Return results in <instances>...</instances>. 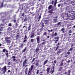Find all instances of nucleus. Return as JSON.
Here are the masks:
<instances>
[{
	"label": "nucleus",
	"instance_id": "1",
	"mask_svg": "<svg viewBox=\"0 0 75 75\" xmlns=\"http://www.w3.org/2000/svg\"><path fill=\"white\" fill-rule=\"evenodd\" d=\"M73 7L71 6H67V11L71 13H65L66 16H67V17L71 18L72 20H74L75 18V14L73 11V9H72Z\"/></svg>",
	"mask_w": 75,
	"mask_h": 75
},
{
	"label": "nucleus",
	"instance_id": "2",
	"mask_svg": "<svg viewBox=\"0 0 75 75\" xmlns=\"http://www.w3.org/2000/svg\"><path fill=\"white\" fill-rule=\"evenodd\" d=\"M6 70L7 67L6 66H5L2 69L1 71L3 73H6Z\"/></svg>",
	"mask_w": 75,
	"mask_h": 75
},
{
	"label": "nucleus",
	"instance_id": "3",
	"mask_svg": "<svg viewBox=\"0 0 75 75\" xmlns=\"http://www.w3.org/2000/svg\"><path fill=\"white\" fill-rule=\"evenodd\" d=\"M40 36H38L36 38L38 44H39V43H40Z\"/></svg>",
	"mask_w": 75,
	"mask_h": 75
},
{
	"label": "nucleus",
	"instance_id": "4",
	"mask_svg": "<svg viewBox=\"0 0 75 75\" xmlns=\"http://www.w3.org/2000/svg\"><path fill=\"white\" fill-rule=\"evenodd\" d=\"M58 51L57 52V54H60V53H61V51H62V49H59L58 50Z\"/></svg>",
	"mask_w": 75,
	"mask_h": 75
},
{
	"label": "nucleus",
	"instance_id": "5",
	"mask_svg": "<svg viewBox=\"0 0 75 75\" xmlns=\"http://www.w3.org/2000/svg\"><path fill=\"white\" fill-rule=\"evenodd\" d=\"M70 4H71L72 6H74V5H75V1H71L70 2Z\"/></svg>",
	"mask_w": 75,
	"mask_h": 75
},
{
	"label": "nucleus",
	"instance_id": "6",
	"mask_svg": "<svg viewBox=\"0 0 75 75\" xmlns=\"http://www.w3.org/2000/svg\"><path fill=\"white\" fill-rule=\"evenodd\" d=\"M48 59L46 60L44 62V63L43 64V65H45V64H47V62H48Z\"/></svg>",
	"mask_w": 75,
	"mask_h": 75
},
{
	"label": "nucleus",
	"instance_id": "7",
	"mask_svg": "<svg viewBox=\"0 0 75 75\" xmlns=\"http://www.w3.org/2000/svg\"><path fill=\"white\" fill-rule=\"evenodd\" d=\"M9 39H11V38L10 37H6L5 38V40H9Z\"/></svg>",
	"mask_w": 75,
	"mask_h": 75
},
{
	"label": "nucleus",
	"instance_id": "8",
	"mask_svg": "<svg viewBox=\"0 0 75 75\" xmlns=\"http://www.w3.org/2000/svg\"><path fill=\"white\" fill-rule=\"evenodd\" d=\"M27 72H28V69L27 68H26L25 70V75H27Z\"/></svg>",
	"mask_w": 75,
	"mask_h": 75
},
{
	"label": "nucleus",
	"instance_id": "9",
	"mask_svg": "<svg viewBox=\"0 0 75 75\" xmlns=\"http://www.w3.org/2000/svg\"><path fill=\"white\" fill-rule=\"evenodd\" d=\"M10 42H11V41H10V40H8L6 41L5 42H6L7 44H8V43H10Z\"/></svg>",
	"mask_w": 75,
	"mask_h": 75
},
{
	"label": "nucleus",
	"instance_id": "10",
	"mask_svg": "<svg viewBox=\"0 0 75 75\" xmlns=\"http://www.w3.org/2000/svg\"><path fill=\"white\" fill-rule=\"evenodd\" d=\"M6 56L7 57H8V51L7 50L6 51Z\"/></svg>",
	"mask_w": 75,
	"mask_h": 75
},
{
	"label": "nucleus",
	"instance_id": "11",
	"mask_svg": "<svg viewBox=\"0 0 75 75\" xmlns=\"http://www.w3.org/2000/svg\"><path fill=\"white\" fill-rule=\"evenodd\" d=\"M26 50H27V48L25 47L24 49L22 50V52H25V51H26Z\"/></svg>",
	"mask_w": 75,
	"mask_h": 75
},
{
	"label": "nucleus",
	"instance_id": "12",
	"mask_svg": "<svg viewBox=\"0 0 75 75\" xmlns=\"http://www.w3.org/2000/svg\"><path fill=\"white\" fill-rule=\"evenodd\" d=\"M28 31H30L31 30V24H29V26L28 27Z\"/></svg>",
	"mask_w": 75,
	"mask_h": 75
},
{
	"label": "nucleus",
	"instance_id": "13",
	"mask_svg": "<svg viewBox=\"0 0 75 75\" xmlns=\"http://www.w3.org/2000/svg\"><path fill=\"white\" fill-rule=\"evenodd\" d=\"M64 4H67L68 3V0H64Z\"/></svg>",
	"mask_w": 75,
	"mask_h": 75
},
{
	"label": "nucleus",
	"instance_id": "14",
	"mask_svg": "<svg viewBox=\"0 0 75 75\" xmlns=\"http://www.w3.org/2000/svg\"><path fill=\"white\" fill-rule=\"evenodd\" d=\"M31 38H33L34 37V33H32L31 36Z\"/></svg>",
	"mask_w": 75,
	"mask_h": 75
},
{
	"label": "nucleus",
	"instance_id": "15",
	"mask_svg": "<svg viewBox=\"0 0 75 75\" xmlns=\"http://www.w3.org/2000/svg\"><path fill=\"white\" fill-rule=\"evenodd\" d=\"M27 59H25V60L23 62V64H26V62H27Z\"/></svg>",
	"mask_w": 75,
	"mask_h": 75
},
{
	"label": "nucleus",
	"instance_id": "16",
	"mask_svg": "<svg viewBox=\"0 0 75 75\" xmlns=\"http://www.w3.org/2000/svg\"><path fill=\"white\" fill-rule=\"evenodd\" d=\"M47 73H48L50 71V68H47Z\"/></svg>",
	"mask_w": 75,
	"mask_h": 75
},
{
	"label": "nucleus",
	"instance_id": "17",
	"mask_svg": "<svg viewBox=\"0 0 75 75\" xmlns=\"http://www.w3.org/2000/svg\"><path fill=\"white\" fill-rule=\"evenodd\" d=\"M38 50H39V48H38V47L36 48L35 50V51L36 52H38Z\"/></svg>",
	"mask_w": 75,
	"mask_h": 75
},
{
	"label": "nucleus",
	"instance_id": "18",
	"mask_svg": "<svg viewBox=\"0 0 75 75\" xmlns=\"http://www.w3.org/2000/svg\"><path fill=\"white\" fill-rule=\"evenodd\" d=\"M33 67H34V65H32L31 66V68H30V71H32Z\"/></svg>",
	"mask_w": 75,
	"mask_h": 75
},
{
	"label": "nucleus",
	"instance_id": "19",
	"mask_svg": "<svg viewBox=\"0 0 75 75\" xmlns=\"http://www.w3.org/2000/svg\"><path fill=\"white\" fill-rule=\"evenodd\" d=\"M8 31H11V28L9 27L7 29Z\"/></svg>",
	"mask_w": 75,
	"mask_h": 75
},
{
	"label": "nucleus",
	"instance_id": "20",
	"mask_svg": "<svg viewBox=\"0 0 75 75\" xmlns=\"http://www.w3.org/2000/svg\"><path fill=\"white\" fill-rule=\"evenodd\" d=\"M51 8H52V5H50L48 7V8L49 10H50Z\"/></svg>",
	"mask_w": 75,
	"mask_h": 75
},
{
	"label": "nucleus",
	"instance_id": "21",
	"mask_svg": "<svg viewBox=\"0 0 75 75\" xmlns=\"http://www.w3.org/2000/svg\"><path fill=\"white\" fill-rule=\"evenodd\" d=\"M73 48H74L71 47L70 49H69L68 50V51H72V50H73Z\"/></svg>",
	"mask_w": 75,
	"mask_h": 75
},
{
	"label": "nucleus",
	"instance_id": "22",
	"mask_svg": "<svg viewBox=\"0 0 75 75\" xmlns=\"http://www.w3.org/2000/svg\"><path fill=\"white\" fill-rule=\"evenodd\" d=\"M28 75H31V73H30V70H29L28 71Z\"/></svg>",
	"mask_w": 75,
	"mask_h": 75
},
{
	"label": "nucleus",
	"instance_id": "23",
	"mask_svg": "<svg viewBox=\"0 0 75 75\" xmlns=\"http://www.w3.org/2000/svg\"><path fill=\"white\" fill-rule=\"evenodd\" d=\"M6 50H6V49H3V52H6Z\"/></svg>",
	"mask_w": 75,
	"mask_h": 75
},
{
	"label": "nucleus",
	"instance_id": "24",
	"mask_svg": "<svg viewBox=\"0 0 75 75\" xmlns=\"http://www.w3.org/2000/svg\"><path fill=\"white\" fill-rule=\"evenodd\" d=\"M27 17H25V19H24V21H27Z\"/></svg>",
	"mask_w": 75,
	"mask_h": 75
},
{
	"label": "nucleus",
	"instance_id": "25",
	"mask_svg": "<svg viewBox=\"0 0 75 75\" xmlns=\"http://www.w3.org/2000/svg\"><path fill=\"white\" fill-rule=\"evenodd\" d=\"M67 54L68 55H69V54H71V52H69V51H68L67 52Z\"/></svg>",
	"mask_w": 75,
	"mask_h": 75
},
{
	"label": "nucleus",
	"instance_id": "26",
	"mask_svg": "<svg viewBox=\"0 0 75 75\" xmlns=\"http://www.w3.org/2000/svg\"><path fill=\"white\" fill-rule=\"evenodd\" d=\"M39 64V63H37L35 64V65H36V67H38V65H39V64Z\"/></svg>",
	"mask_w": 75,
	"mask_h": 75
},
{
	"label": "nucleus",
	"instance_id": "27",
	"mask_svg": "<svg viewBox=\"0 0 75 75\" xmlns=\"http://www.w3.org/2000/svg\"><path fill=\"white\" fill-rule=\"evenodd\" d=\"M71 33H72V30H70L69 31V34H71Z\"/></svg>",
	"mask_w": 75,
	"mask_h": 75
},
{
	"label": "nucleus",
	"instance_id": "28",
	"mask_svg": "<svg viewBox=\"0 0 75 75\" xmlns=\"http://www.w3.org/2000/svg\"><path fill=\"white\" fill-rule=\"evenodd\" d=\"M11 64V62H9L8 64V65H10Z\"/></svg>",
	"mask_w": 75,
	"mask_h": 75
},
{
	"label": "nucleus",
	"instance_id": "29",
	"mask_svg": "<svg viewBox=\"0 0 75 75\" xmlns=\"http://www.w3.org/2000/svg\"><path fill=\"white\" fill-rule=\"evenodd\" d=\"M55 39H56L57 40H59V37H56Z\"/></svg>",
	"mask_w": 75,
	"mask_h": 75
},
{
	"label": "nucleus",
	"instance_id": "30",
	"mask_svg": "<svg viewBox=\"0 0 75 75\" xmlns=\"http://www.w3.org/2000/svg\"><path fill=\"white\" fill-rule=\"evenodd\" d=\"M48 13H51L50 14H52V13H53L52 12H51L50 11H49L48 12Z\"/></svg>",
	"mask_w": 75,
	"mask_h": 75
},
{
	"label": "nucleus",
	"instance_id": "31",
	"mask_svg": "<svg viewBox=\"0 0 75 75\" xmlns=\"http://www.w3.org/2000/svg\"><path fill=\"white\" fill-rule=\"evenodd\" d=\"M59 46H58L56 48V50H58V48H59Z\"/></svg>",
	"mask_w": 75,
	"mask_h": 75
},
{
	"label": "nucleus",
	"instance_id": "32",
	"mask_svg": "<svg viewBox=\"0 0 75 75\" xmlns=\"http://www.w3.org/2000/svg\"><path fill=\"white\" fill-rule=\"evenodd\" d=\"M31 42H34V39H31Z\"/></svg>",
	"mask_w": 75,
	"mask_h": 75
},
{
	"label": "nucleus",
	"instance_id": "33",
	"mask_svg": "<svg viewBox=\"0 0 75 75\" xmlns=\"http://www.w3.org/2000/svg\"><path fill=\"white\" fill-rule=\"evenodd\" d=\"M8 25V26H10V27H11V26H12V25H11V23H9Z\"/></svg>",
	"mask_w": 75,
	"mask_h": 75
},
{
	"label": "nucleus",
	"instance_id": "34",
	"mask_svg": "<svg viewBox=\"0 0 75 75\" xmlns=\"http://www.w3.org/2000/svg\"><path fill=\"white\" fill-rule=\"evenodd\" d=\"M38 73H39V70H37L36 72V74H38Z\"/></svg>",
	"mask_w": 75,
	"mask_h": 75
},
{
	"label": "nucleus",
	"instance_id": "35",
	"mask_svg": "<svg viewBox=\"0 0 75 75\" xmlns=\"http://www.w3.org/2000/svg\"><path fill=\"white\" fill-rule=\"evenodd\" d=\"M54 35L55 36H57V33L56 32L54 34Z\"/></svg>",
	"mask_w": 75,
	"mask_h": 75
},
{
	"label": "nucleus",
	"instance_id": "36",
	"mask_svg": "<svg viewBox=\"0 0 75 75\" xmlns=\"http://www.w3.org/2000/svg\"><path fill=\"white\" fill-rule=\"evenodd\" d=\"M3 28H1L0 29V31L1 32V31H3Z\"/></svg>",
	"mask_w": 75,
	"mask_h": 75
},
{
	"label": "nucleus",
	"instance_id": "37",
	"mask_svg": "<svg viewBox=\"0 0 75 75\" xmlns=\"http://www.w3.org/2000/svg\"><path fill=\"white\" fill-rule=\"evenodd\" d=\"M23 44H22L20 46V47L21 48H23Z\"/></svg>",
	"mask_w": 75,
	"mask_h": 75
},
{
	"label": "nucleus",
	"instance_id": "38",
	"mask_svg": "<svg viewBox=\"0 0 75 75\" xmlns=\"http://www.w3.org/2000/svg\"><path fill=\"white\" fill-rule=\"evenodd\" d=\"M54 72V67H53V70H52V74H53Z\"/></svg>",
	"mask_w": 75,
	"mask_h": 75
},
{
	"label": "nucleus",
	"instance_id": "39",
	"mask_svg": "<svg viewBox=\"0 0 75 75\" xmlns=\"http://www.w3.org/2000/svg\"><path fill=\"white\" fill-rule=\"evenodd\" d=\"M19 36H20L19 35H17L16 36V38H17V39H18V38L19 37Z\"/></svg>",
	"mask_w": 75,
	"mask_h": 75
},
{
	"label": "nucleus",
	"instance_id": "40",
	"mask_svg": "<svg viewBox=\"0 0 75 75\" xmlns=\"http://www.w3.org/2000/svg\"><path fill=\"white\" fill-rule=\"evenodd\" d=\"M34 60H35V58H34L32 60V62H34Z\"/></svg>",
	"mask_w": 75,
	"mask_h": 75
},
{
	"label": "nucleus",
	"instance_id": "41",
	"mask_svg": "<svg viewBox=\"0 0 75 75\" xmlns=\"http://www.w3.org/2000/svg\"><path fill=\"white\" fill-rule=\"evenodd\" d=\"M61 22H59L58 23H57V25H61Z\"/></svg>",
	"mask_w": 75,
	"mask_h": 75
},
{
	"label": "nucleus",
	"instance_id": "42",
	"mask_svg": "<svg viewBox=\"0 0 75 75\" xmlns=\"http://www.w3.org/2000/svg\"><path fill=\"white\" fill-rule=\"evenodd\" d=\"M56 17V18H57L56 19L54 20H55L54 21L55 23L57 21V17Z\"/></svg>",
	"mask_w": 75,
	"mask_h": 75
},
{
	"label": "nucleus",
	"instance_id": "43",
	"mask_svg": "<svg viewBox=\"0 0 75 75\" xmlns=\"http://www.w3.org/2000/svg\"><path fill=\"white\" fill-rule=\"evenodd\" d=\"M46 34H47V32L44 33L43 34V35H46Z\"/></svg>",
	"mask_w": 75,
	"mask_h": 75
},
{
	"label": "nucleus",
	"instance_id": "44",
	"mask_svg": "<svg viewBox=\"0 0 75 75\" xmlns=\"http://www.w3.org/2000/svg\"><path fill=\"white\" fill-rule=\"evenodd\" d=\"M12 58H13V59H15V58H16V56H13V57H12Z\"/></svg>",
	"mask_w": 75,
	"mask_h": 75
},
{
	"label": "nucleus",
	"instance_id": "45",
	"mask_svg": "<svg viewBox=\"0 0 75 75\" xmlns=\"http://www.w3.org/2000/svg\"><path fill=\"white\" fill-rule=\"evenodd\" d=\"M60 6H61V4H59L58 5V7H60Z\"/></svg>",
	"mask_w": 75,
	"mask_h": 75
},
{
	"label": "nucleus",
	"instance_id": "46",
	"mask_svg": "<svg viewBox=\"0 0 75 75\" xmlns=\"http://www.w3.org/2000/svg\"><path fill=\"white\" fill-rule=\"evenodd\" d=\"M63 64H64V63H61L60 64V66H63Z\"/></svg>",
	"mask_w": 75,
	"mask_h": 75
},
{
	"label": "nucleus",
	"instance_id": "47",
	"mask_svg": "<svg viewBox=\"0 0 75 75\" xmlns=\"http://www.w3.org/2000/svg\"><path fill=\"white\" fill-rule=\"evenodd\" d=\"M56 4H57V2H55L54 4V7H55V6H56Z\"/></svg>",
	"mask_w": 75,
	"mask_h": 75
},
{
	"label": "nucleus",
	"instance_id": "48",
	"mask_svg": "<svg viewBox=\"0 0 75 75\" xmlns=\"http://www.w3.org/2000/svg\"><path fill=\"white\" fill-rule=\"evenodd\" d=\"M44 23H42V28L44 27Z\"/></svg>",
	"mask_w": 75,
	"mask_h": 75
},
{
	"label": "nucleus",
	"instance_id": "49",
	"mask_svg": "<svg viewBox=\"0 0 75 75\" xmlns=\"http://www.w3.org/2000/svg\"><path fill=\"white\" fill-rule=\"evenodd\" d=\"M41 15H40L39 16V17H38V19H40L41 18Z\"/></svg>",
	"mask_w": 75,
	"mask_h": 75
},
{
	"label": "nucleus",
	"instance_id": "50",
	"mask_svg": "<svg viewBox=\"0 0 75 75\" xmlns=\"http://www.w3.org/2000/svg\"><path fill=\"white\" fill-rule=\"evenodd\" d=\"M22 16H24V13H23L22 15H21Z\"/></svg>",
	"mask_w": 75,
	"mask_h": 75
},
{
	"label": "nucleus",
	"instance_id": "51",
	"mask_svg": "<svg viewBox=\"0 0 75 75\" xmlns=\"http://www.w3.org/2000/svg\"><path fill=\"white\" fill-rule=\"evenodd\" d=\"M62 68H63V67H60L59 68V69L60 70H61V69H62Z\"/></svg>",
	"mask_w": 75,
	"mask_h": 75
},
{
	"label": "nucleus",
	"instance_id": "52",
	"mask_svg": "<svg viewBox=\"0 0 75 75\" xmlns=\"http://www.w3.org/2000/svg\"><path fill=\"white\" fill-rule=\"evenodd\" d=\"M52 4H54V1H52Z\"/></svg>",
	"mask_w": 75,
	"mask_h": 75
},
{
	"label": "nucleus",
	"instance_id": "53",
	"mask_svg": "<svg viewBox=\"0 0 75 75\" xmlns=\"http://www.w3.org/2000/svg\"><path fill=\"white\" fill-rule=\"evenodd\" d=\"M27 36L25 35V38H24V39H26V38H27Z\"/></svg>",
	"mask_w": 75,
	"mask_h": 75
},
{
	"label": "nucleus",
	"instance_id": "54",
	"mask_svg": "<svg viewBox=\"0 0 75 75\" xmlns=\"http://www.w3.org/2000/svg\"><path fill=\"white\" fill-rule=\"evenodd\" d=\"M57 62V61H56V60H54V64H56V63Z\"/></svg>",
	"mask_w": 75,
	"mask_h": 75
},
{
	"label": "nucleus",
	"instance_id": "55",
	"mask_svg": "<svg viewBox=\"0 0 75 75\" xmlns=\"http://www.w3.org/2000/svg\"><path fill=\"white\" fill-rule=\"evenodd\" d=\"M16 26H18V24L17 23H16Z\"/></svg>",
	"mask_w": 75,
	"mask_h": 75
},
{
	"label": "nucleus",
	"instance_id": "56",
	"mask_svg": "<svg viewBox=\"0 0 75 75\" xmlns=\"http://www.w3.org/2000/svg\"><path fill=\"white\" fill-rule=\"evenodd\" d=\"M64 28H62L61 29V30L62 31H64Z\"/></svg>",
	"mask_w": 75,
	"mask_h": 75
},
{
	"label": "nucleus",
	"instance_id": "57",
	"mask_svg": "<svg viewBox=\"0 0 75 75\" xmlns=\"http://www.w3.org/2000/svg\"><path fill=\"white\" fill-rule=\"evenodd\" d=\"M71 72V71L70 70H69L68 71V74H69Z\"/></svg>",
	"mask_w": 75,
	"mask_h": 75
},
{
	"label": "nucleus",
	"instance_id": "58",
	"mask_svg": "<svg viewBox=\"0 0 75 75\" xmlns=\"http://www.w3.org/2000/svg\"><path fill=\"white\" fill-rule=\"evenodd\" d=\"M1 20L3 22L5 20H4V19H2Z\"/></svg>",
	"mask_w": 75,
	"mask_h": 75
},
{
	"label": "nucleus",
	"instance_id": "59",
	"mask_svg": "<svg viewBox=\"0 0 75 75\" xmlns=\"http://www.w3.org/2000/svg\"><path fill=\"white\" fill-rule=\"evenodd\" d=\"M13 21H14V23H16V19L14 20Z\"/></svg>",
	"mask_w": 75,
	"mask_h": 75
},
{
	"label": "nucleus",
	"instance_id": "60",
	"mask_svg": "<svg viewBox=\"0 0 75 75\" xmlns=\"http://www.w3.org/2000/svg\"><path fill=\"white\" fill-rule=\"evenodd\" d=\"M60 44V43H59V42L57 44V45H59Z\"/></svg>",
	"mask_w": 75,
	"mask_h": 75
},
{
	"label": "nucleus",
	"instance_id": "61",
	"mask_svg": "<svg viewBox=\"0 0 75 75\" xmlns=\"http://www.w3.org/2000/svg\"><path fill=\"white\" fill-rule=\"evenodd\" d=\"M11 72V71H10V70H9L8 71V72L9 73V72Z\"/></svg>",
	"mask_w": 75,
	"mask_h": 75
},
{
	"label": "nucleus",
	"instance_id": "62",
	"mask_svg": "<svg viewBox=\"0 0 75 75\" xmlns=\"http://www.w3.org/2000/svg\"><path fill=\"white\" fill-rule=\"evenodd\" d=\"M25 64H24L23 63V67H24V66H25Z\"/></svg>",
	"mask_w": 75,
	"mask_h": 75
},
{
	"label": "nucleus",
	"instance_id": "63",
	"mask_svg": "<svg viewBox=\"0 0 75 75\" xmlns=\"http://www.w3.org/2000/svg\"><path fill=\"white\" fill-rule=\"evenodd\" d=\"M70 61H70V60H69L68 61V63H69L70 62Z\"/></svg>",
	"mask_w": 75,
	"mask_h": 75
},
{
	"label": "nucleus",
	"instance_id": "64",
	"mask_svg": "<svg viewBox=\"0 0 75 75\" xmlns=\"http://www.w3.org/2000/svg\"><path fill=\"white\" fill-rule=\"evenodd\" d=\"M25 41H26V40H24L23 41V42H25Z\"/></svg>",
	"mask_w": 75,
	"mask_h": 75
}]
</instances>
